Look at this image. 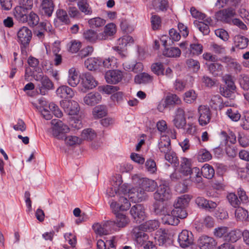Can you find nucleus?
<instances>
[{
	"label": "nucleus",
	"mask_w": 249,
	"mask_h": 249,
	"mask_svg": "<svg viewBox=\"0 0 249 249\" xmlns=\"http://www.w3.org/2000/svg\"><path fill=\"white\" fill-rule=\"evenodd\" d=\"M34 78L36 81L39 82L37 85V88L42 95H45L49 90L53 87V84L51 80L42 73L35 74Z\"/></svg>",
	"instance_id": "obj_1"
},
{
	"label": "nucleus",
	"mask_w": 249,
	"mask_h": 249,
	"mask_svg": "<svg viewBox=\"0 0 249 249\" xmlns=\"http://www.w3.org/2000/svg\"><path fill=\"white\" fill-rule=\"evenodd\" d=\"M53 135L58 139H63L65 134L69 132V127L59 119L51 121Z\"/></svg>",
	"instance_id": "obj_2"
},
{
	"label": "nucleus",
	"mask_w": 249,
	"mask_h": 249,
	"mask_svg": "<svg viewBox=\"0 0 249 249\" xmlns=\"http://www.w3.org/2000/svg\"><path fill=\"white\" fill-rule=\"evenodd\" d=\"M122 182L121 176L120 175H117L112 178L111 184L113 187L111 188L112 193L108 192V195L110 196H114L115 194H116L117 192L122 193L126 197V196H128L127 193L130 190L126 185L123 184L121 185Z\"/></svg>",
	"instance_id": "obj_3"
},
{
	"label": "nucleus",
	"mask_w": 249,
	"mask_h": 249,
	"mask_svg": "<svg viewBox=\"0 0 249 249\" xmlns=\"http://www.w3.org/2000/svg\"><path fill=\"white\" fill-rule=\"evenodd\" d=\"M133 42L134 40L132 37L129 36H124L118 39L117 46L113 47V49L122 57H124L126 56V47L127 45L133 44Z\"/></svg>",
	"instance_id": "obj_4"
},
{
	"label": "nucleus",
	"mask_w": 249,
	"mask_h": 249,
	"mask_svg": "<svg viewBox=\"0 0 249 249\" xmlns=\"http://www.w3.org/2000/svg\"><path fill=\"white\" fill-rule=\"evenodd\" d=\"M153 197L157 201L163 202L168 200L171 197L169 187L164 183L160 184L153 194Z\"/></svg>",
	"instance_id": "obj_5"
},
{
	"label": "nucleus",
	"mask_w": 249,
	"mask_h": 249,
	"mask_svg": "<svg viewBox=\"0 0 249 249\" xmlns=\"http://www.w3.org/2000/svg\"><path fill=\"white\" fill-rule=\"evenodd\" d=\"M198 123L201 126L208 124L211 120L212 113L209 107L200 105L197 108Z\"/></svg>",
	"instance_id": "obj_6"
},
{
	"label": "nucleus",
	"mask_w": 249,
	"mask_h": 249,
	"mask_svg": "<svg viewBox=\"0 0 249 249\" xmlns=\"http://www.w3.org/2000/svg\"><path fill=\"white\" fill-rule=\"evenodd\" d=\"M144 231L141 225L134 227L132 230V236L137 244L142 245L149 239L148 235Z\"/></svg>",
	"instance_id": "obj_7"
},
{
	"label": "nucleus",
	"mask_w": 249,
	"mask_h": 249,
	"mask_svg": "<svg viewBox=\"0 0 249 249\" xmlns=\"http://www.w3.org/2000/svg\"><path fill=\"white\" fill-rule=\"evenodd\" d=\"M130 205V202L125 196H120L118 202L112 201L110 205L111 209L116 215L119 213V211L128 210Z\"/></svg>",
	"instance_id": "obj_8"
},
{
	"label": "nucleus",
	"mask_w": 249,
	"mask_h": 249,
	"mask_svg": "<svg viewBox=\"0 0 249 249\" xmlns=\"http://www.w3.org/2000/svg\"><path fill=\"white\" fill-rule=\"evenodd\" d=\"M60 105L64 111L69 115H76L80 110L78 103L73 100H62L60 102Z\"/></svg>",
	"instance_id": "obj_9"
},
{
	"label": "nucleus",
	"mask_w": 249,
	"mask_h": 249,
	"mask_svg": "<svg viewBox=\"0 0 249 249\" xmlns=\"http://www.w3.org/2000/svg\"><path fill=\"white\" fill-rule=\"evenodd\" d=\"M115 223L112 221H107L101 223H96L93 225L95 232L100 235H107L111 231Z\"/></svg>",
	"instance_id": "obj_10"
},
{
	"label": "nucleus",
	"mask_w": 249,
	"mask_h": 249,
	"mask_svg": "<svg viewBox=\"0 0 249 249\" xmlns=\"http://www.w3.org/2000/svg\"><path fill=\"white\" fill-rule=\"evenodd\" d=\"M130 214L137 223H141L145 217V209L141 204H136L132 207L130 211Z\"/></svg>",
	"instance_id": "obj_11"
},
{
	"label": "nucleus",
	"mask_w": 249,
	"mask_h": 249,
	"mask_svg": "<svg viewBox=\"0 0 249 249\" xmlns=\"http://www.w3.org/2000/svg\"><path fill=\"white\" fill-rule=\"evenodd\" d=\"M194 237L192 233L187 230H183L178 236V242L183 248L189 247L193 244Z\"/></svg>",
	"instance_id": "obj_12"
},
{
	"label": "nucleus",
	"mask_w": 249,
	"mask_h": 249,
	"mask_svg": "<svg viewBox=\"0 0 249 249\" xmlns=\"http://www.w3.org/2000/svg\"><path fill=\"white\" fill-rule=\"evenodd\" d=\"M105 77L107 83L116 84L121 81L123 74L118 70H108L106 72Z\"/></svg>",
	"instance_id": "obj_13"
},
{
	"label": "nucleus",
	"mask_w": 249,
	"mask_h": 249,
	"mask_svg": "<svg viewBox=\"0 0 249 249\" xmlns=\"http://www.w3.org/2000/svg\"><path fill=\"white\" fill-rule=\"evenodd\" d=\"M17 36L19 43H29L32 38V33L27 27L23 26L18 30Z\"/></svg>",
	"instance_id": "obj_14"
},
{
	"label": "nucleus",
	"mask_w": 249,
	"mask_h": 249,
	"mask_svg": "<svg viewBox=\"0 0 249 249\" xmlns=\"http://www.w3.org/2000/svg\"><path fill=\"white\" fill-rule=\"evenodd\" d=\"M235 11L232 8H229L217 12L215 17L217 20L228 23L229 22L230 18L235 15Z\"/></svg>",
	"instance_id": "obj_15"
},
{
	"label": "nucleus",
	"mask_w": 249,
	"mask_h": 249,
	"mask_svg": "<svg viewBox=\"0 0 249 249\" xmlns=\"http://www.w3.org/2000/svg\"><path fill=\"white\" fill-rule=\"evenodd\" d=\"M174 125L178 128H183L186 124L185 112L182 108H178L176 112L175 118L173 121Z\"/></svg>",
	"instance_id": "obj_16"
},
{
	"label": "nucleus",
	"mask_w": 249,
	"mask_h": 249,
	"mask_svg": "<svg viewBox=\"0 0 249 249\" xmlns=\"http://www.w3.org/2000/svg\"><path fill=\"white\" fill-rule=\"evenodd\" d=\"M102 99L101 94L97 92H91L86 95L83 98L85 105L89 106H94L98 104Z\"/></svg>",
	"instance_id": "obj_17"
},
{
	"label": "nucleus",
	"mask_w": 249,
	"mask_h": 249,
	"mask_svg": "<svg viewBox=\"0 0 249 249\" xmlns=\"http://www.w3.org/2000/svg\"><path fill=\"white\" fill-rule=\"evenodd\" d=\"M216 245L213 238L206 235L201 236L198 240V245L200 249H212Z\"/></svg>",
	"instance_id": "obj_18"
},
{
	"label": "nucleus",
	"mask_w": 249,
	"mask_h": 249,
	"mask_svg": "<svg viewBox=\"0 0 249 249\" xmlns=\"http://www.w3.org/2000/svg\"><path fill=\"white\" fill-rule=\"evenodd\" d=\"M138 183L143 191L153 192L157 187L156 182L148 178H139Z\"/></svg>",
	"instance_id": "obj_19"
},
{
	"label": "nucleus",
	"mask_w": 249,
	"mask_h": 249,
	"mask_svg": "<svg viewBox=\"0 0 249 249\" xmlns=\"http://www.w3.org/2000/svg\"><path fill=\"white\" fill-rule=\"evenodd\" d=\"M222 61L227 65V68L231 71H233L236 73L241 71L242 66L237 61L229 56L222 58Z\"/></svg>",
	"instance_id": "obj_20"
},
{
	"label": "nucleus",
	"mask_w": 249,
	"mask_h": 249,
	"mask_svg": "<svg viewBox=\"0 0 249 249\" xmlns=\"http://www.w3.org/2000/svg\"><path fill=\"white\" fill-rule=\"evenodd\" d=\"M82 84L86 89H92L97 85L98 83L89 72H86L82 75Z\"/></svg>",
	"instance_id": "obj_21"
},
{
	"label": "nucleus",
	"mask_w": 249,
	"mask_h": 249,
	"mask_svg": "<svg viewBox=\"0 0 249 249\" xmlns=\"http://www.w3.org/2000/svg\"><path fill=\"white\" fill-rule=\"evenodd\" d=\"M159 148L160 152L164 154V158H168V153L172 151L171 141L169 137H162L159 143Z\"/></svg>",
	"instance_id": "obj_22"
},
{
	"label": "nucleus",
	"mask_w": 249,
	"mask_h": 249,
	"mask_svg": "<svg viewBox=\"0 0 249 249\" xmlns=\"http://www.w3.org/2000/svg\"><path fill=\"white\" fill-rule=\"evenodd\" d=\"M128 196L134 202H141L144 199L145 194L141 188H133L128 192Z\"/></svg>",
	"instance_id": "obj_23"
},
{
	"label": "nucleus",
	"mask_w": 249,
	"mask_h": 249,
	"mask_svg": "<svg viewBox=\"0 0 249 249\" xmlns=\"http://www.w3.org/2000/svg\"><path fill=\"white\" fill-rule=\"evenodd\" d=\"M30 11L21 7V6H17L13 11L14 15L19 21L24 23L27 21V16Z\"/></svg>",
	"instance_id": "obj_24"
},
{
	"label": "nucleus",
	"mask_w": 249,
	"mask_h": 249,
	"mask_svg": "<svg viewBox=\"0 0 249 249\" xmlns=\"http://www.w3.org/2000/svg\"><path fill=\"white\" fill-rule=\"evenodd\" d=\"M54 9V3L52 0H43L41 4V11L43 14L50 17Z\"/></svg>",
	"instance_id": "obj_25"
},
{
	"label": "nucleus",
	"mask_w": 249,
	"mask_h": 249,
	"mask_svg": "<svg viewBox=\"0 0 249 249\" xmlns=\"http://www.w3.org/2000/svg\"><path fill=\"white\" fill-rule=\"evenodd\" d=\"M56 93L59 97L64 99L72 98L74 95L72 89L67 86H62L58 88L56 90Z\"/></svg>",
	"instance_id": "obj_26"
},
{
	"label": "nucleus",
	"mask_w": 249,
	"mask_h": 249,
	"mask_svg": "<svg viewBox=\"0 0 249 249\" xmlns=\"http://www.w3.org/2000/svg\"><path fill=\"white\" fill-rule=\"evenodd\" d=\"M68 82L70 86L73 87L76 86L79 83L78 74L75 68H71L69 70Z\"/></svg>",
	"instance_id": "obj_27"
},
{
	"label": "nucleus",
	"mask_w": 249,
	"mask_h": 249,
	"mask_svg": "<svg viewBox=\"0 0 249 249\" xmlns=\"http://www.w3.org/2000/svg\"><path fill=\"white\" fill-rule=\"evenodd\" d=\"M163 216L161 218L162 222L165 224L177 225L178 224L179 220L175 214L173 213L172 211L171 213H165L162 214Z\"/></svg>",
	"instance_id": "obj_28"
},
{
	"label": "nucleus",
	"mask_w": 249,
	"mask_h": 249,
	"mask_svg": "<svg viewBox=\"0 0 249 249\" xmlns=\"http://www.w3.org/2000/svg\"><path fill=\"white\" fill-rule=\"evenodd\" d=\"M77 6L80 12L85 15H91L92 10L88 0H79L77 2Z\"/></svg>",
	"instance_id": "obj_29"
},
{
	"label": "nucleus",
	"mask_w": 249,
	"mask_h": 249,
	"mask_svg": "<svg viewBox=\"0 0 249 249\" xmlns=\"http://www.w3.org/2000/svg\"><path fill=\"white\" fill-rule=\"evenodd\" d=\"M223 69V65L218 63H211L208 65V70L215 77L222 75Z\"/></svg>",
	"instance_id": "obj_30"
},
{
	"label": "nucleus",
	"mask_w": 249,
	"mask_h": 249,
	"mask_svg": "<svg viewBox=\"0 0 249 249\" xmlns=\"http://www.w3.org/2000/svg\"><path fill=\"white\" fill-rule=\"evenodd\" d=\"M192 169L190 160L186 158H182L179 168L180 172L184 176H187L189 175Z\"/></svg>",
	"instance_id": "obj_31"
},
{
	"label": "nucleus",
	"mask_w": 249,
	"mask_h": 249,
	"mask_svg": "<svg viewBox=\"0 0 249 249\" xmlns=\"http://www.w3.org/2000/svg\"><path fill=\"white\" fill-rule=\"evenodd\" d=\"M107 108L105 105H99L94 107L92 115L95 119L103 118L107 114Z\"/></svg>",
	"instance_id": "obj_32"
},
{
	"label": "nucleus",
	"mask_w": 249,
	"mask_h": 249,
	"mask_svg": "<svg viewBox=\"0 0 249 249\" xmlns=\"http://www.w3.org/2000/svg\"><path fill=\"white\" fill-rule=\"evenodd\" d=\"M101 62L98 58L90 57L85 61V66L89 71H95L99 68Z\"/></svg>",
	"instance_id": "obj_33"
},
{
	"label": "nucleus",
	"mask_w": 249,
	"mask_h": 249,
	"mask_svg": "<svg viewBox=\"0 0 249 249\" xmlns=\"http://www.w3.org/2000/svg\"><path fill=\"white\" fill-rule=\"evenodd\" d=\"M235 211L236 219L241 221H249L248 212L242 207H238Z\"/></svg>",
	"instance_id": "obj_34"
},
{
	"label": "nucleus",
	"mask_w": 249,
	"mask_h": 249,
	"mask_svg": "<svg viewBox=\"0 0 249 249\" xmlns=\"http://www.w3.org/2000/svg\"><path fill=\"white\" fill-rule=\"evenodd\" d=\"M189 175L191 180L196 183H199L202 182L201 173L198 167H194L189 172Z\"/></svg>",
	"instance_id": "obj_35"
},
{
	"label": "nucleus",
	"mask_w": 249,
	"mask_h": 249,
	"mask_svg": "<svg viewBox=\"0 0 249 249\" xmlns=\"http://www.w3.org/2000/svg\"><path fill=\"white\" fill-rule=\"evenodd\" d=\"M191 200L188 195H184L178 197L174 202V206L176 207L185 208L187 207Z\"/></svg>",
	"instance_id": "obj_36"
},
{
	"label": "nucleus",
	"mask_w": 249,
	"mask_h": 249,
	"mask_svg": "<svg viewBox=\"0 0 249 249\" xmlns=\"http://www.w3.org/2000/svg\"><path fill=\"white\" fill-rule=\"evenodd\" d=\"M249 40L244 36L237 35L234 38V45L239 49H243L247 47Z\"/></svg>",
	"instance_id": "obj_37"
},
{
	"label": "nucleus",
	"mask_w": 249,
	"mask_h": 249,
	"mask_svg": "<svg viewBox=\"0 0 249 249\" xmlns=\"http://www.w3.org/2000/svg\"><path fill=\"white\" fill-rule=\"evenodd\" d=\"M135 82L137 84H146L151 82L153 77L149 74L142 72L135 77Z\"/></svg>",
	"instance_id": "obj_38"
},
{
	"label": "nucleus",
	"mask_w": 249,
	"mask_h": 249,
	"mask_svg": "<svg viewBox=\"0 0 249 249\" xmlns=\"http://www.w3.org/2000/svg\"><path fill=\"white\" fill-rule=\"evenodd\" d=\"M159 227V223L156 220H148L141 224V227L143 228V230H145V231H152L157 229Z\"/></svg>",
	"instance_id": "obj_39"
},
{
	"label": "nucleus",
	"mask_w": 249,
	"mask_h": 249,
	"mask_svg": "<svg viewBox=\"0 0 249 249\" xmlns=\"http://www.w3.org/2000/svg\"><path fill=\"white\" fill-rule=\"evenodd\" d=\"M201 175L207 178L211 179L214 175L213 167L208 164H204L201 170Z\"/></svg>",
	"instance_id": "obj_40"
},
{
	"label": "nucleus",
	"mask_w": 249,
	"mask_h": 249,
	"mask_svg": "<svg viewBox=\"0 0 249 249\" xmlns=\"http://www.w3.org/2000/svg\"><path fill=\"white\" fill-rule=\"evenodd\" d=\"M241 0H217L215 6L219 9L226 6H236Z\"/></svg>",
	"instance_id": "obj_41"
},
{
	"label": "nucleus",
	"mask_w": 249,
	"mask_h": 249,
	"mask_svg": "<svg viewBox=\"0 0 249 249\" xmlns=\"http://www.w3.org/2000/svg\"><path fill=\"white\" fill-rule=\"evenodd\" d=\"M222 79L226 84V87L229 88L230 90H236V87L233 80V77L230 74H226L223 76Z\"/></svg>",
	"instance_id": "obj_42"
},
{
	"label": "nucleus",
	"mask_w": 249,
	"mask_h": 249,
	"mask_svg": "<svg viewBox=\"0 0 249 249\" xmlns=\"http://www.w3.org/2000/svg\"><path fill=\"white\" fill-rule=\"evenodd\" d=\"M84 38L91 43H95L97 41V33L92 29L85 31L83 33Z\"/></svg>",
	"instance_id": "obj_43"
},
{
	"label": "nucleus",
	"mask_w": 249,
	"mask_h": 249,
	"mask_svg": "<svg viewBox=\"0 0 249 249\" xmlns=\"http://www.w3.org/2000/svg\"><path fill=\"white\" fill-rule=\"evenodd\" d=\"M89 26L91 28H99L106 24V20L100 17L90 18L88 20Z\"/></svg>",
	"instance_id": "obj_44"
},
{
	"label": "nucleus",
	"mask_w": 249,
	"mask_h": 249,
	"mask_svg": "<svg viewBox=\"0 0 249 249\" xmlns=\"http://www.w3.org/2000/svg\"><path fill=\"white\" fill-rule=\"evenodd\" d=\"M181 54V51L178 47H171L165 48L163 51V54L164 56L169 57H179Z\"/></svg>",
	"instance_id": "obj_45"
},
{
	"label": "nucleus",
	"mask_w": 249,
	"mask_h": 249,
	"mask_svg": "<svg viewBox=\"0 0 249 249\" xmlns=\"http://www.w3.org/2000/svg\"><path fill=\"white\" fill-rule=\"evenodd\" d=\"M116 220L113 222L115 223V225L118 227H124L126 226L128 223L129 219L125 215L122 213H117L116 215Z\"/></svg>",
	"instance_id": "obj_46"
},
{
	"label": "nucleus",
	"mask_w": 249,
	"mask_h": 249,
	"mask_svg": "<svg viewBox=\"0 0 249 249\" xmlns=\"http://www.w3.org/2000/svg\"><path fill=\"white\" fill-rule=\"evenodd\" d=\"M241 235V232L239 231H228L227 235L225 238V241L234 243L240 238Z\"/></svg>",
	"instance_id": "obj_47"
},
{
	"label": "nucleus",
	"mask_w": 249,
	"mask_h": 249,
	"mask_svg": "<svg viewBox=\"0 0 249 249\" xmlns=\"http://www.w3.org/2000/svg\"><path fill=\"white\" fill-rule=\"evenodd\" d=\"M97 136L95 131L91 128L85 129L81 133V139L87 141H92Z\"/></svg>",
	"instance_id": "obj_48"
},
{
	"label": "nucleus",
	"mask_w": 249,
	"mask_h": 249,
	"mask_svg": "<svg viewBox=\"0 0 249 249\" xmlns=\"http://www.w3.org/2000/svg\"><path fill=\"white\" fill-rule=\"evenodd\" d=\"M227 198L230 205L235 208L239 207L241 204L240 201L237 196L234 193H231L228 194Z\"/></svg>",
	"instance_id": "obj_49"
},
{
	"label": "nucleus",
	"mask_w": 249,
	"mask_h": 249,
	"mask_svg": "<svg viewBox=\"0 0 249 249\" xmlns=\"http://www.w3.org/2000/svg\"><path fill=\"white\" fill-rule=\"evenodd\" d=\"M39 18L37 15L33 12H29L27 16V21L30 26L34 27L38 24Z\"/></svg>",
	"instance_id": "obj_50"
},
{
	"label": "nucleus",
	"mask_w": 249,
	"mask_h": 249,
	"mask_svg": "<svg viewBox=\"0 0 249 249\" xmlns=\"http://www.w3.org/2000/svg\"><path fill=\"white\" fill-rule=\"evenodd\" d=\"M197 98V94L194 90L186 91L183 96L184 101L188 104L195 102Z\"/></svg>",
	"instance_id": "obj_51"
},
{
	"label": "nucleus",
	"mask_w": 249,
	"mask_h": 249,
	"mask_svg": "<svg viewBox=\"0 0 249 249\" xmlns=\"http://www.w3.org/2000/svg\"><path fill=\"white\" fill-rule=\"evenodd\" d=\"M81 47V43L80 41L73 40L67 44V48L69 52L72 53H77Z\"/></svg>",
	"instance_id": "obj_52"
},
{
	"label": "nucleus",
	"mask_w": 249,
	"mask_h": 249,
	"mask_svg": "<svg viewBox=\"0 0 249 249\" xmlns=\"http://www.w3.org/2000/svg\"><path fill=\"white\" fill-rule=\"evenodd\" d=\"M166 102L169 106L178 105L181 104L180 99L175 94H170L166 98Z\"/></svg>",
	"instance_id": "obj_53"
},
{
	"label": "nucleus",
	"mask_w": 249,
	"mask_h": 249,
	"mask_svg": "<svg viewBox=\"0 0 249 249\" xmlns=\"http://www.w3.org/2000/svg\"><path fill=\"white\" fill-rule=\"evenodd\" d=\"M212 158L211 153L206 149H201L198 154V160L200 162H204L210 160Z\"/></svg>",
	"instance_id": "obj_54"
},
{
	"label": "nucleus",
	"mask_w": 249,
	"mask_h": 249,
	"mask_svg": "<svg viewBox=\"0 0 249 249\" xmlns=\"http://www.w3.org/2000/svg\"><path fill=\"white\" fill-rule=\"evenodd\" d=\"M226 115L233 121L237 122L240 120L241 114L235 109L229 108L227 109Z\"/></svg>",
	"instance_id": "obj_55"
},
{
	"label": "nucleus",
	"mask_w": 249,
	"mask_h": 249,
	"mask_svg": "<svg viewBox=\"0 0 249 249\" xmlns=\"http://www.w3.org/2000/svg\"><path fill=\"white\" fill-rule=\"evenodd\" d=\"M146 170L150 174L155 173L157 170L156 163L154 160L149 159L145 163Z\"/></svg>",
	"instance_id": "obj_56"
},
{
	"label": "nucleus",
	"mask_w": 249,
	"mask_h": 249,
	"mask_svg": "<svg viewBox=\"0 0 249 249\" xmlns=\"http://www.w3.org/2000/svg\"><path fill=\"white\" fill-rule=\"evenodd\" d=\"M186 65L189 69L194 72H197L200 69V64L198 61L193 59L186 60Z\"/></svg>",
	"instance_id": "obj_57"
},
{
	"label": "nucleus",
	"mask_w": 249,
	"mask_h": 249,
	"mask_svg": "<svg viewBox=\"0 0 249 249\" xmlns=\"http://www.w3.org/2000/svg\"><path fill=\"white\" fill-rule=\"evenodd\" d=\"M117 59L114 57H108L103 61L104 67L107 68H113L117 67Z\"/></svg>",
	"instance_id": "obj_58"
},
{
	"label": "nucleus",
	"mask_w": 249,
	"mask_h": 249,
	"mask_svg": "<svg viewBox=\"0 0 249 249\" xmlns=\"http://www.w3.org/2000/svg\"><path fill=\"white\" fill-rule=\"evenodd\" d=\"M228 231V229L226 227H220L215 229L214 234L218 238H223L225 240V236Z\"/></svg>",
	"instance_id": "obj_59"
},
{
	"label": "nucleus",
	"mask_w": 249,
	"mask_h": 249,
	"mask_svg": "<svg viewBox=\"0 0 249 249\" xmlns=\"http://www.w3.org/2000/svg\"><path fill=\"white\" fill-rule=\"evenodd\" d=\"M241 87L245 90L249 89V77L245 74H241L239 78Z\"/></svg>",
	"instance_id": "obj_60"
},
{
	"label": "nucleus",
	"mask_w": 249,
	"mask_h": 249,
	"mask_svg": "<svg viewBox=\"0 0 249 249\" xmlns=\"http://www.w3.org/2000/svg\"><path fill=\"white\" fill-rule=\"evenodd\" d=\"M185 208H177L174 207V209L172 210L173 213L175 214L177 218L183 219L187 216V213Z\"/></svg>",
	"instance_id": "obj_61"
},
{
	"label": "nucleus",
	"mask_w": 249,
	"mask_h": 249,
	"mask_svg": "<svg viewBox=\"0 0 249 249\" xmlns=\"http://www.w3.org/2000/svg\"><path fill=\"white\" fill-rule=\"evenodd\" d=\"M67 144L72 146L76 144H80L81 142V139L75 136H68L64 138Z\"/></svg>",
	"instance_id": "obj_62"
},
{
	"label": "nucleus",
	"mask_w": 249,
	"mask_h": 249,
	"mask_svg": "<svg viewBox=\"0 0 249 249\" xmlns=\"http://www.w3.org/2000/svg\"><path fill=\"white\" fill-rule=\"evenodd\" d=\"M151 70L154 73L158 75L163 74V66L162 64L160 62L153 64L151 66Z\"/></svg>",
	"instance_id": "obj_63"
},
{
	"label": "nucleus",
	"mask_w": 249,
	"mask_h": 249,
	"mask_svg": "<svg viewBox=\"0 0 249 249\" xmlns=\"http://www.w3.org/2000/svg\"><path fill=\"white\" fill-rule=\"evenodd\" d=\"M194 24L197 26L199 31L201 32L203 35H208L210 32L209 25L202 22H198L195 21Z\"/></svg>",
	"instance_id": "obj_64"
}]
</instances>
